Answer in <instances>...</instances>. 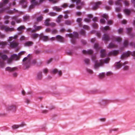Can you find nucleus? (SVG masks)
Instances as JSON below:
<instances>
[{
  "mask_svg": "<svg viewBox=\"0 0 135 135\" xmlns=\"http://www.w3.org/2000/svg\"><path fill=\"white\" fill-rule=\"evenodd\" d=\"M96 57L95 56H93L92 57V60L94 62L95 64L94 65V68L95 69H98L99 67L102 66L104 63H108L110 60V59L107 58L104 60L103 61L101 60L99 61V62H98V61L96 60Z\"/></svg>",
  "mask_w": 135,
  "mask_h": 135,
  "instance_id": "f257e3e1",
  "label": "nucleus"
},
{
  "mask_svg": "<svg viewBox=\"0 0 135 135\" xmlns=\"http://www.w3.org/2000/svg\"><path fill=\"white\" fill-rule=\"evenodd\" d=\"M17 107L15 105L10 104L6 106V109L7 111H11L13 112H16Z\"/></svg>",
  "mask_w": 135,
  "mask_h": 135,
  "instance_id": "f03ea898",
  "label": "nucleus"
},
{
  "mask_svg": "<svg viewBox=\"0 0 135 135\" xmlns=\"http://www.w3.org/2000/svg\"><path fill=\"white\" fill-rule=\"evenodd\" d=\"M130 55H131L132 56L134 55H135V51H133L132 52L130 51H128L123 53L121 56V59L123 60L129 56Z\"/></svg>",
  "mask_w": 135,
  "mask_h": 135,
  "instance_id": "7ed1b4c3",
  "label": "nucleus"
},
{
  "mask_svg": "<svg viewBox=\"0 0 135 135\" xmlns=\"http://www.w3.org/2000/svg\"><path fill=\"white\" fill-rule=\"evenodd\" d=\"M0 29L2 30H4L6 32H12L15 31L13 28H10L4 25H2L0 27Z\"/></svg>",
  "mask_w": 135,
  "mask_h": 135,
  "instance_id": "20e7f679",
  "label": "nucleus"
},
{
  "mask_svg": "<svg viewBox=\"0 0 135 135\" xmlns=\"http://www.w3.org/2000/svg\"><path fill=\"white\" fill-rule=\"evenodd\" d=\"M9 0H4L3 2L0 3V13L3 12L5 9L3 8V7L8 3Z\"/></svg>",
  "mask_w": 135,
  "mask_h": 135,
  "instance_id": "39448f33",
  "label": "nucleus"
},
{
  "mask_svg": "<svg viewBox=\"0 0 135 135\" xmlns=\"http://www.w3.org/2000/svg\"><path fill=\"white\" fill-rule=\"evenodd\" d=\"M120 61H119V62H116L115 64V67L116 69H118L120 68L122 65H124L128 63V62L127 61H125L124 63H120Z\"/></svg>",
  "mask_w": 135,
  "mask_h": 135,
  "instance_id": "423d86ee",
  "label": "nucleus"
},
{
  "mask_svg": "<svg viewBox=\"0 0 135 135\" xmlns=\"http://www.w3.org/2000/svg\"><path fill=\"white\" fill-rule=\"evenodd\" d=\"M119 53V50H114L109 52L108 54V55L109 56H115L118 54Z\"/></svg>",
  "mask_w": 135,
  "mask_h": 135,
  "instance_id": "0eeeda50",
  "label": "nucleus"
},
{
  "mask_svg": "<svg viewBox=\"0 0 135 135\" xmlns=\"http://www.w3.org/2000/svg\"><path fill=\"white\" fill-rule=\"evenodd\" d=\"M10 47L12 48H15L18 45V43L15 41H13L10 42Z\"/></svg>",
  "mask_w": 135,
  "mask_h": 135,
  "instance_id": "6e6552de",
  "label": "nucleus"
},
{
  "mask_svg": "<svg viewBox=\"0 0 135 135\" xmlns=\"http://www.w3.org/2000/svg\"><path fill=\"white\" fill-rule=\"evenodd\" d=\"M102 39L103 40L107 42L110 40V37L108 35L105 34L104 35Z\"/></svg>",
  "mask_w": 135,
  "mask_h": 135,
  "instance_id": "1a4fd4ad",
  "label": "nucleus"
},
{
  "mask_svg": "<svg viewBox=\"0 0 135 135\" xmlns=\"http://www.w3.org/2000/svg\"><path fill=\"white\" fill-rule=\"evenodd\" d=\"M56 40L60 42H64V38L60 35H57L56 37Z\"/></svg>",
  "mask_w": 135,
  "mask_h": 135,
  "instance_id": "9d476101",
  "label": "nucleus"
},
{
  "mask_svg": "<svg viewBox=\"0 0 135 135\" xmlns=\"http://www.w3.org/2000/svg\"><path fill=\"white\" fill-rule=\"evenodd\" d=\"M20 3L22 6L23 8H25L26 7L27 2L26 0H21L20 2Z\"/></svg>",
  "mask_w": 135,
  "mask_h": 135,
  "instance_id": "9b49d317",
  "label": "nucleus"
},
{
  "mask_svg": "<svg viewBox=\"0 0 135 135\" xmlns=\"http://www.w3.org/2000/svg\"><path fill=\"white\" fill-rule=\"evenodd\" d=\"M17 67H15L13 68H11L10 67H8L6 68V70L7 71H9L10 72H13L17 70Z\"/></svg>",
  "mask_w": 135,
  "mask_h": 135,
  "instance_id": "f8f14e48",
  "label": "nucleus"
},
{
  "mask_svg": "<svg viewBox=\"0 0 135 135\" xmlns=\"http://www.w3.org/2000/svg\"><path fill=\"white\" fill-rule=\"evenodd\" d=\"M109 103V101L107 100H103L101 101L100 102V104L101 106H104L108 104Z\"/></svg>",
  "mask_w": 135,
  "mask_h": 135,
  "instance_id": "ddd939ff",
  "label": "nucleus"
},
{
  "mask_svg": "<svg viewBox=\"0 0 135 135\" xmlns=\"http://www.w3.org/2000/svg\"><path fill=\"white\" fill-rule=\"evenodd\" d=\"M40 38L44 41H46L48 40V38L47 36H45L42 34H41L40 35Z\"/></svg>",
  "mask_w": 135,
  "mask_h": 135,
  "instance_id": "4468645a",
  "label": "nucleus"
},
{
  "mask_svg": "<svg viewBox=\"0 0 135 135\" xmlns=\"http://www.w3.org/2000/svg\"><path fill=\"white\" fill-rule=\"evenodd\" d=\"M102 4V2L100 1H99L96 2L95 4V6L93 7V9L94 10H96L98 7L99 6Z\"/></svg>",
  "mask_w": 135,
  "mask_h": 135,
  "instance_id": "2eb2a0df",
  "label": "nucleus"
},
{
  "mask_svg": "<svg viewBox=\"0 0 135 135\" xmlns=\"http://www.w3.org/2000/svg\"><path fill=\"white\" fill-rule=\"evenodd\" d=\"M42 74L41 72H39L37 74L36 79L37 80H40L42 78Z\"/></svg>",
  "mask_w": 135,
  "mask_h": 135,
  "instance_id": "dca6fc26",
  "label": "nucleus"
},
{
  "mask_svg": "<svg viewBox=\"0 0 135 135\" xmlns=\"http://www.w3.org/2000/svg\"><path fill=\"white\" fill-rule=\"evenodd\" d=\"M11 57L13 60H19L20 58L16 54H13L11 55Z\"/></svg>",
  "mask_w": 135,
  "mask_h": 135,
  "instance_id": "f3484780",
  "label": "nucleus"
},
{
  "mask_svg": "<svg viewBox=\"0 0 135 135\" xmlns=\"http://www.w3.org/2000/svg\"><path fill=\"white\" fill-rule=\"evenodd\" d=\"M93 52V50H90L88 51H86L85 50H83V53L84 54H92Z\"/></svg>",
  "mask_w": 135,
  "mask_h": 135,
  "instance_id": "a211bd4d",
  "label": "nucleus"
},
{
  "mask_svg": "<svg viewBox=\"0 0 135 135\" xmlns=\"http://www.w3.org/2000/svg\"><path fill=\"white\" fill-rule=\"evenodd\" d=\"M100 53L101 57L102 58L104 57L106 55V54L105 53V50L104 49L102 50L101 51Z\"/></svg>",
  "mask_w": 135,
  "mask_h": 135,
  "instance_id": "6ab92c4d",
  "label": "nucleus"
},
{
  "mask_svg": "<svg viewBox=\"0 0 135 135\" xmlns=\"http://www.w3.org/2000/svg\"><path fill=\"white\" fill-rule=\"evenodd\" d=\"M52 8L54 10L58 12H60L62 10V8H59V7L57 6H54L52 7Z\"/></svg>",
  "mask_w": 135,
  "mask_h": 135,
  "instance_id": "aec40b11",
  "label": "nucleus"
},
{
  "mask_svg": "<svg viewBox=\"0 0 135 135\" xmlns=\"http://www.w3.org/2000/svg\"><path fill=\"white\" fill-rule=\"evenodd\" d=\"M71 1L73 2H76L77 5L80 3L81 5H82L84 4V2H81V0H71Z\"/></svg>",
  "mask_w": 135,
  "mask_h": 135,
  "instance_id": "412c9836",
  "label": "nucleus"
},
{
  "mask_svg": "<svg viewBox=\"0 0 135 135\" xmlns=\"http://www.w3.org/2000/svg\"><path fill=\"white\" fill-rule=\"evenodd\" d=\"M33 44V42L32 41H28L24 44V45L26 46H29L32 45Z\"/></svg>",
  "mask_w": 135,
  "mask_h": 135,
  "instance_id": "4be33fe9",
  "label": "nucleus"
},
{
  "mask_svg": "<svg viewBox=\"0 0 135 135\" xmlns=\"http://www.w3.org/2000/svg\"><path fill=\"white\" fill-rule=\"evenodd\" d=\"M31 2L32 4L36 6L39 5V3L37 1V0H31Z\"/></svg>",
  "mask_w": 135,
  "mask_h": 135,
  "instance_id": "5701e85b",
  "label": "nucleus"
},
{
  "mask_svg": "<svg viewBox=\"0 0 135 135\" xmlns=\"http://www.w3.org/2000/svg\"><path fill=\"white\" fill-rule=\"evenodd\" d=\"M7 44V43L6 42L0 41V45L1 48H4Z\"/></svg>",
  "mask_w": 135,
  "mask_h": 135,
  "instance_id": "b1692460",
  "label": "nucleus"
},
{
  "mask_svg": "<svg viewBox=\"0 0 135 135\" xmlns=\"http://www.w3.org/2000/svg\"><path fill=\"white\" fill-rule=\"evenodd\" d=\"M82 19L81 18H78L76 20V21L79 23V25L80 27H81L82 26V24L81 22Z\"/></svg>",
  "mask_w": 135,
  "mask_h": 135,
  "instance_id": "393cba45",
  "label": "nucleus"
},
{
  "mask_svg": "<svg viewBox=\"0 0 135 135\" xmlns=\"http://www.w3.org/2000/svg\"><path fill=\"white\" fill-rule=\"evenodd\" d=\"M117 47V45H114L112 43H111L109 44L108 46V48L110 49Z\"/></svg>",
  "mask_w": 135,
  "mask_h": 135,
  "instance_id": "a878e982",
  "label": "nucleus"
},
{
  "mask_svg": "<svg viewBox=\"0 0 135 135\" xmlns=\"http://www.w3.org/2000/svg\"><path fill=\"white\" fill-rule=\"evenodd\" d=\"M39 35L37 33H33L31 35V37L33 39H36L39 36Z\"/></svg>",
  "mask_w": 135,
  "mask_h": 135,
  "instance_id": "bb28decb",
  "label": "nucleus"
},
{
  "mask_svg": "<svg viewBox=\"0 0 135 135\" xmlns=\"http://www.w3.org/2000/svg\"><path fill=\"white\" fill-rule=\"evenodd\" d=\"M51 20L49 18H48L47 19L45 22V25L47 26H50V24L49 23V22H50Z\"/></svg>",
  "mask_w": 135,
  "mask_h": 135,
  "instance_id": "cd10ccee",
  "label": "nucleus"
},
{
  "mask_svg": "<svg viewBox=\"0 0 135 135\" xmlns=\"http://www.w3.org/2000/svg\"><path fill=\"white\" fill-rule=\"evenodd\" d=\"M18 36V35H15L14 37H9V39L8 40L9 42H10L12 41L13 39H16Z\"/></svg>",
  "mask_w": 135,
  "mask_h": 135,
  "instance_id": "c85d7f7f",
  "label": "nucleus"
},
{
  "mask_svg": "<svg viewBox=\"0 0 135 135\" xmlns=\"http://www.w3.org/2000/svg\"><path fill=\"white\" fill-rule=\"evenodd\" d=\"M2 54L0 52V56H1L2 58L4 60H5L7 59V56L5 55H2Z\"/></svg>",
  "mask_w": 135,
  "mask_h": 135,
  "instance_id": "c756f323",
  "label": "nucleus"
},
{
  "mask_svg": "<svg viewBox=\"0 0 135 135\" xmlns=\"http://www.w3.org/2000/svg\"><path fill=\"white\" fill-rule=\"evenodd\" d=\"M30 18V17L29 16L26 15L23 17V21L25 22L26 21L29 20Z\"/></svg>",
  "mask_w": 135,
  "mask_h": 135,
  "instance_id": "7c9ffc66",
  "label": "nucleus"
},
{
  "mask_svg": "<svg viewBox=\"0 0 135 135\" xmlns=\"http://www.w3.org/2000/svg\"><path fill=\"white\" fill-rule=\"evenodd\" d=\"M124 12L125 14L128 15H129L131 13L130 11L128 9H124Z\"/></svg>",
  "mask_w": 135,
  "mask_h": 135,
  "instance_id": "2f4dec72",
  "label": "nucleus"
},
{
  "mask_svg": "<svg viewBox=\"0 0 135 135\" xmlns=\"http://www.w3.org/2000/svg\"><path fill=\"white\" fill-rule=\"evenodd\" d=\"M122 7V6H119V7H117L115 8V10L116 12H120L121 11V8Z\"/></svg>",
  "mask_w": 135,
  "mask_h": 135,
  "instance_id": "473e14b6",
  "label": "nucleus"
},
{
  "mask_svg": "<svg viewBox=\"0 0 135 135\" xmlns=\"http://www.w3.org/2000/svg\"><path fill=\"white\" fill-rule=\"evenodd\" d=\"M62 17L63 16L62 15H59L58 16L57 18V19L56 20L57 22L58 23H59L61 21V19Z\"/></svg>",
  "mask_w": 135,
  "mask_h": 135,
  "instance_id": "72a5a7b5",
  "label": "nucleus"
},
{
  "mask_svg": "<svg viewBox=\"0 0 135 135\" xmlns=\"http://www.w3.org/2000/svg\"><path fill=\"white\" fill-rule=\"evenodd\" d=\"M43 19V17L42 16H40L37 17V20L38 22H39L41 21Z\"/></svg>",
  "mask_w": 135,
  "mask_h": 135,
  "instance_id": "f704fd0d",
  "label": "nucleus"
},
{
  "mask_svg": "<svg viewBox=\"0 0 135 135\" xmlns=\"http://www.w3.org/2000/svg\"><path fill=\"white\" fill-rule=\"evenodd\" d=\"M84 61L85 63L87 65H89L90 64V60L88 59H85L84 60Z\"/></svg>",
  "mask_w": 135,
  "mask_h": 135,
  "instance_id": "c9c22d12",
  "label": "nucleus"
},
{
  "mask_svg": "<svg viewBox=\"0 0 135 135\" xmlns=\"http://www.w3.org/2000/svg\"><path fill=\"white\" fill-rule=\"evenodd\" d=\"M48 15L51 16H55L57 15V13L54 12H50Z\"/></svg>",
  "mask_w": 135,
  "mask_h": 135,
  "instance_id": "e433bc0d",
  "label": "nucleus"
},
{
  "mask_svg": "<svg viewBox=\"0 0 135 135\" xmlns=\"http://www.w3.org/2000/svg\"><path fill=\"white\" fill-rule=\"evenodd\" d=\"M105 76V73H100L99 75V77L100 78L102 79Z\"/></svg>",
  "mask_w": 135,
  "mask_h": 135,
  "instance_id": "4c0bfd02",
  "label": "nucleus"
},
{
  "mask_svg": "<svg viewBox=\"0 0 135 135\" xmlns=\"http://www.w3.org/2000/svg\"><path fill=\"white\" fill-rule=\"evenodd\" d=\"M25 29V27L23 26H21L18 27L17 29V30L18 31H21L23 29Z\"/></svg>",
  "mask_w": 135,
  "mask_h": 135,
  "instance_id": "58836bf2",
  "label": "nucleus"
},
{
  "mask_svg": "<svg viewBox=\"0 0 135 135\" xmlns=\"http://www.w3.org/2000/svg\"><path fill=\"white\" fill-rule=\"evenodd\" d=\"M5 65V63L3 61H1L0 60V66L1 68L4 67Z\"/></svg>",
  "mask_w": 135,
  "mask_h": 135,
  "instance_id": "ea45409f",
  "label": "nucleus"
},
{
  "mask_svg": "<svg viewBox=\"0 0 135 135\" xmlns=\"http://www.w3.org/2000/svg\"><path fill=\"white\" fill-rule=\"evenodd\" d=\"M35 26H36V25L34 26L35 28L37 31L41 30L42 28V27L41 26H38L35 27Z\"/></svg>",
  "mask_w": 135,
  "mask_h": 135,
  "instance_id": "a19ab883",
  "label": "nucleus"
},
{
  "mask_svg": "<svg viewBox=\"0 0 135 135\" xmlns=\"http://www.w3.org/2000/svg\"><path fill=\"white\" fill-rule=\"evenodd\" d=\"M73 37L78 38V33L76 32H73Z\"/></svg>",
  "mask_w": 135,
  "mask_h": 135,
  "instance_id": "79ce46f5",
  "label": "nucleus"
},
{
  "mask_svg": "<svg viewBox=\"0 0 135 135\" xmlns=\"http://www.w3.org/2000/svg\"><path fill=\"white\" fill-rule=\"evenodd\" d=\"M128 44V40H125L123 43L124 46V47H127Z\"/></svg>",
  "mask_w": 135,
  "mask_h": 135,
  "instance_id": "37998d69",
  "label": "nucleus"
},
{
  "mask_svg": "<svg viewBox=\"0 0 135 135\" xmlns=\"http://www.w3.org/2000/svg\"><path fill=\"white\" fill-rule=\"evenodd\" d=\"M19 126L18 125H13L12 127V128L13 129H17L19 128Z\"/></svg>",
  "mask_w": 135,
  "mask_h": 135,
  "instance_id": "c03bdc74",
  "label": "nucleus"
},
{
  "mask_svg": "<svg viewBox=\"0 0 135 135\" xmlns=\"http://www.w3.org/2000/svg\"><path fill=\"white\" fill-rule=\"evenodd\" d=\"M71 22L69 20H66L65 21V23L67 25H70L71 23Z\"/></svg>",
  "mask_w": 135,
  "mask_h": 135,
  "instance_id": "a18cd8bd",
  "label": "nucleus"
},
{
  "mask_svg": "<svg viewBox=\"0 0 135 135\" xmlns=\"http://www.w3.org/2000/svg\"><path fill=\"white\" fill-rule=\"evenodd\" d=\"M80 34L84 36L85 35V32L83 30H81L80 32Z\"/></svg>",
  "mask_w": 135,
  "mask_h": 135,
  "instance_id": "49530a36",
  "label": "nucleus"
},
{
  "mask_svg": "<svg viewBox=\"0 0 135 135\" xmlns=\"http://www.w3.org/2000/svg\"><path fill=\"white\" fill-rule=\"evenodd\" d=\"M30 60V58H28L27 57H25L24 58L23 60V61L24 62L26 61H27L28 62H29Z\"/></svg>",
  "mask_w": 135,
  "mask_h": 135,
  "instance_id": "de8ad7c7",
  "label": "nucleus"
},
{
  "mask_svg": "<svg viewBox=\"0 0 135 135\" xmlns=\"http://www.w3.org/2000/svg\"><path fill=\"white\" fill-rule=\"evenodd\" d=\"M83 28L86 30H89V26L87 25H84L83 26Z\"/></svg>",
  "mask_w": 135,
  "mask_h": 135,
  "instance_id": "09e8293b",
  "label": "nucleus"
},
{
  "mask_svg": "<svg viewBox=\"0 0 135 135\" xmlns=\"http://www.w3.org/2000/svg\"><path fill=\"white\" fill-rule=\"evenodd\" d=\"M116 40L118 42H120L122 41V39L119 37H117L115 38Z\"/></svg>",
  "mask_w": 135,
  "mask_h": 135,
  "instance_id": "8fccbe9b",
  "label": "nucleus"
},
{
  "mask_svg": "<svg viewBox=\"0 0 135 135\" xmlns=\"http://www.w3.org/2000/svg\"><path fill=\"white\" fill-rule=\"evenodd\" d=\"M19 127H22L26 125V124L24 122H22L21 124H19Z\"/></svg>",
  "mask_w": 135,
  "mask_h": 135,
  "instance_id": "3c124183",
  "label": "nucleus"
},
{
  "mask_svg": "<svg viewBox=\"0 0 135 135\" xmlns=\"http://www.w3.org/2000/svg\"><path fill=\"white\" fill-rule=\"evenodd\" d=\"M86 70L87 72L90 74H91L93 73V71L90 69H87Z\"/></svg>",
  "mask_w": 135,
  "mask_h": 135,
  "instance_id": "603ef678",
  "label": "nucleus"
},
{
  "mask_svg": "<svg viewBox=\"0 0 135 135\" xmlns=\"http://www.w3.org/2000/svg\"><path fill=\"white\" fill-rule=\"evenodd\" d=\"M102 17L106 19H107L108 17V15L106 14H104L102 16Z\"/></svg>",
  "mask_w": 135,
  "mask_h": 135,
  "instance_id": "864d4df0",
  "label": "nucleus"
},
{
  "mask_svg": "<svg viewBox=\"0 0 135 135\" xmlns=\"http://www.w3.org/2000/svg\"><path fill=\"white\" fill-rule=\"evenodd\" d=\"M103 29L105 30H109L110 29L109 27L108 26H106L105 27H103Z\"/></svg>",
  "mask_w": 135,
  "mask_h": 135,
  "instance_id": "5fc2aeb1",
  "label": "nucleus"
},
{
  "mask_svg": "<svg viewBox=\"0 0 135 135\" xmlns=\"http://www.w3.org/2000/svg\"><path fill=\"white\" fill-rule=\"evenodd\" d=\"M13 59L12 58H11V57L10 58H9L7 60V63L8 64H10L12 61Z\"/></svg>",
  "mask_w": 135,
  "mask_h": 135,
  "instance_id": "6e6d98bb",
  "label": "nucleus"
},
{
  "mask_svg": "<svg viewBox=\"0 0 135 135\" xmlns=\"http://www.w3.org/2000/svg\"><path fill=\"white\" fill-rule=\"evenodd\" d=\"M68 6V4L67 3H65L63 4L61 6V7L63 8H65Z\"/></svg>",
  "mask_w": 135,
  "mask_h": 135,
  "instance_id": "4d7b16f0",
  "label": "nucleus"
},
{
  "mask_svg": "<svg viewBox=\"0 0 135 135\" xmlns=\"http://www.w3.org/2000/svg\"><path fill=\"white\" fill-rule=\"evenodd\" d=\"M56 25V24L54 22H51L50 24V26L51 27H54Z\"/></svg>",
  "mask_w": 135,
  "mask_h": 135,
  "instance_id": "13d9d810",
  "label": "nucleus"
},
{
  "mask_svg": "<svg viewBox=\"0 0 135 135\" xmlns=\"http://www.w3.org/2000/svg\"><path fill=\"white\" fill-rule=\"evenodd\" d=\"M35 6V5L31 4L30 5L29 8V10H30L31 9L34 8Z\"/></svg>",
  "mask_w": 135,
  "mask_h": 135,
  "instance_id": "bf43d9fd",
  "label": "nucleus"
},
{
  "mask_svg": "<svg viewBox=\"0 0 135 135\" xmlns=\"http://www.w3.org/2000/svg\"><path fill=\"white\" fill-rule=\"evenodd\" d=\"M58 72V70L57 69H55L52 70V73L54 74H55Z\"/></svg>",
  "mask_w": 135,
  "mask_h": 135,
  "instance_id": "052dcab7",
  "label": "nucleus"
},
{
  "mask_svg": "<svg viewBox=\"0 0 135 135\" xmlns=\"http://www.w3.org/2000/svg\"><path fill=\"white\" fill-rule=\"evenodd\" d=\"M52 33L53 34H56L57 32V30L55 29H54L52 30Z\"/></svg>",
  "mask_w": 135,
  "mask_h": 135,
  "instance_id": "680f3d73",
  "label": "nucleus"
},
{
  "mask_svg": "<svg viewBox=\"0 0 135 135\" xmlns=\"http://www.w3.org/2000/svg\"><path fill=\"white\" fill-rule=\"evenodd\" d=\"M132 28H127L128 33V34H129L132 30Z\"/></svg>",
  "mask_w": 135,
  "mask_h": 135,
  "instance_id": "e2e57ef3",
  "label": "nucleus"
},
{
  "mask_svg": "<svg viewBox=\"0 0 135 135\" xmlns=\"http://www.w3.org/2000/svg\"><path fill=\"white\" fill-rule=\"evenodd\" d=\"M94 48L95 49L97 50L98 49V45L97 44H95L94 46Z\"/></svg>",
  "mask_w": 135,
  "mask_h": 135,
  "instance_id": "0e129e2a",
  "label": "nucleus"
},
{
  "mask_svg": "<svg viewBox=\"0 0 135 135\" xmlns=\"http://www.w3.org/2000/svg\"><path fill=\"white\" fill-rule=\"evenodd\" d=\"M93 27L95 28H97L98 27V25L96 23H94L93 25Z\"/></svg>",
  "mask_w": 135,
  "mask_h": 135,
  "instance_id": "69168bd1",
  "label": "nucleus"
},
{
  "mask_svg": "<svg viewBox=\"0 0 135 135\" xmlns=\"http://www.w3.org/2000/svg\"><path fill=\"white\" fill-rule=\"evenodd\" d=\"M100 22L103 24H104L105 23V21L104 19H101L100 20Z\"/></svg>",
  "mask_w": 135,
  "mask_h": 135,
  "instance_id": "338daca9",
  "label": "nucleus"
},
{
  "mask_svg": "<svg viewBox=\"0 0 135 135\" xmlns=\"http://www.w3.org/2000/svg\"><path fill=\"white\" fill-rule=\"evenodd\" d=\"M123 28H120L119 29L118 31V33L119 34H120L123 31Z\"/></svg>",
  "mask_w": 135,
  "mask_h": 135,
  "instance_id": "774afa93",
  "label": "nucleus"
}]
</instances>
